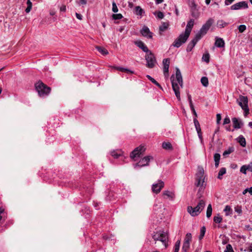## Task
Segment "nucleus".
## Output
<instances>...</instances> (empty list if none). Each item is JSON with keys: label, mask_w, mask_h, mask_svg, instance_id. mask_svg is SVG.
<instances>
[{"label": "nucleus", "mask_w": 252, "mask_h": 252, "mask_svg": "<svg viewBox=\"0 0 252 252\" xmlns=\"http://www.w3.org/2000/svg\"><path fill=\"white\" fill-rule=\"evenodd\" d=\"M195 129L197 131L198 137L200 140L201 142H202L203 141V137L200 126L195 127Z\"/></svg>", "instance_id": "obj_34"}, {"label": "nucleus", "mask_w": 252, "mask_h": 252, "mask_svg": "<svg viewBox=\"0 0 252 252\" xmlns=\"http://www.w3.org/2000/svg\"><path fill=\"white\" fill-rule=\"evenodd\" d=\"M224 212L225 213L226 216L230 215L232 213V209L229 205H226L224 209Z\"/></svg>", "instance_id": "obj_39"}, {"label": "nucleus", "mask_w": 252, "mask_h": 252, "mask_svg": "<svg viewBox=\"0 0 252 252\" xmlns=\"http://www.w3.org/2000/svg\"><path fill=\"white\" fill-rule=\"evenodd\" d=\"M228 23L223 21L222 20H220L217 21V25L220 28H223L228 25Z\"/></svg>", "instance_id": "obj_31"}, {"label": "nucleus", "mask_w": 252, "mask_h": 252, "mask_svg": "<svg viewBox=\"0 0 252 252\" xmlns=\"http://www.w3.org/2000/svg\"><path fill=\"white\" fill-rule=\"evenodd\" d=\"M201 83L203 86L207 87L209 84L208 78L207 77H202L201 79Z\"/></svg>", "instance_id": "obj_38"}, {"label": "nucleus", "mask_w": 252, "mask_h": 252, "mask_svg": "<svg viewBox=\"0 0 252 252\" xmlns=\"http://www.w3.org/2000/svg\"><path fill=\"white\" fill-rule=\"evenodd\" d=\"M215 159V166L216 167H217L219 165V163H220V158H214Z\"/></svg>", "instance_id": "obj_59"}, {"label": "nucleus", "mask_w": 252, "mask_h": 252, "mask_svg": "<svg viewBox=\"0 0 252 252\" xmlns=\"http://www.w3.org/2000/svg\"><path fill=\"white\" fill-rule=\"evenodd\" d=\"M164 183L161 180H158L157 183L154 184L152 187V191L156 193H159L164 187Z\"/></svg>", "instance_id": "obj_10"}, {"label": "nucleus", "mask_w": 252, "mask_h": 252, "mask_svg": "<svg viewBox=\"0 0 252 252\" xmlns=\"http://www.w3.org/2000/svg\"><path fill=\"white\" fill-rule=\"evenodd\" d=\"M136 163H133L134 168L137 169L148 165L150 158H133Z\"/></svg>", "instance_id": "obj_8"}, {"label": "nucleus", "mask_w": 252, "mask_h": 252, "mask_svg": "<svg viewBox=\"0 0 252 252\" xmlns=\"http://www.w3.org/2000/svg\"><path fill=\"white\" fill-rule=\"evenodd\" d=\"M188 100H189V105L193 104L191 95L190 94H188Z\"/></svg>", "instance_id": "obj_61"}, {"label": "nucleus", "mask_w": 252, "mask_h": 252, "mask_svg": "<svg viewBox=\"0 0 252 252\" xmlns=\"http://www.w3.org/2000/svg\"><path fill=\"white\" fill-rule=\"evenodd\" d=\"M96 49L103 55H106L108 54V51L104 48L101 46H96Z\"/></svg>", "instance_id": "obj_29"}, {"label": "nucleus", "mask_w": 252, "mask_h": 252, "mask_svg": "<svg viewBox=\"0 0 252 252\" xmlns=\"http://www.w3.org/2000/svg\"><path fill=\"white\" fill-rule=\"evenodd\" d=\"M248 170L252 172V162L250 164L247 165Z\"/></svg>", "instance_id": "obj_60"}, {"label": "nucleus", "mask_w": 252, "mask_h": 252, "mask_svg": "<svg viewBox=\"0 0 252 252\" xmlns=\"http://www.w3.org/2000/svg\"><path fill=\"white\" fill-rule=\"evenodd\" d=\"M191 16L195 18L198 17L199 14L197 11V10H194L192 8V10H191Z\"/></svg>", "instance_id": "obj_49"}, {"label": "nucleus", "mask_w": 252, "mask_h": 252, "mask_svg": "<svg viewBox=\"0 0 252 252\" xmlns=\"http://www.w3.org/2000/svg\"><path fill=\"white\" fill-rule=\"evenodd\" d=\"M112 11L114 13H116L118 11V8L116 5V3L114 1L112 3Z\"/></svg>", "instance_id": "obj_52"}, {"label": "nucleus", "mask_w": 252, "mask_h": 252, "mask_svg": "<svg viewBox=\"0 0 252 252\" xmlns=\"http://www.w3.org/2000/svg\"><path fill=\"white\" fill-rule=\"evenodd\" d=\"M27 7L25 9V12L27 13H29L31 11V9L32 8V3L31 1L30 0H27Z\"/></svg>", "instance_id": "obj_33"}, {"label": "nucleus", "mask_w": 252, "mask_h": 252, "mask_svg": "<svg viewBox=\"0 0 252 252\" xmlns=\"http://www.w3.org/2000/svg\"><path fill=\"white\" fill-rule=\"evenodd\" d=\"M235 211L238 214L241 215L242 213V207L241 206H237L234 208Z\"/></svg>", "instance_id": "obj_47"}, {"label": "nucleus", "mask_w": 252, "mask_h": 252, "mask_svg": "<svg viewBox=\"0 0 252 252\" xmlns=\"http://www.w3.org/2000/svg\"><path fill=\"white\" fill-rule=\"evenodd\" d=\"M190 247V243L184 242L182 250L185 252H187Z\"/></svg>", "instance_id": "obj_41"}, {"label": "nucleus", "mask_w": 252, "mask_h": 252, "mask_svg": "<svg viewBox=\"0 0 252 252\" xmlns=\"http://www.w3.org/2000/svg\"><path fill=\"white\" fill-rule=\"evenodd\" d=\"M197 42L192 39L188 45L186 50L187 52H190L196 44Z\"/></svg>", "instance_id": "obj_26"}, {"label": "nucleus", "mask_w": 252, "mask_h": 252, "mask_svg": "<svg viewBox=\"0 0 252 252\" xmlns=\"http://www.w3.org/2000/svg\"><path fill=\"white\" fill-rule=\"evenodd\" d=\"M60 10L62 12H65L66 11V6L65 5H62L60 7Z\"/></svg>", "instance_id": "obj_64"}, {"label": "nucleus", "mask_w": 252, "mask_h": 252, "mask_svg": "<svg viewBox=\"0 0 252 252\" xmlns=\"http://www.w3.org/2000/svg\"><path fill=\"white\" fill-rule=\"evenodd\" d=\"M194 21L193 19H190L188 21L186 27L189 28L190 29H192V27L194 25Z\"/></svg>", "instance_id": "obj_46"}, {"label": "nucleus", "mask_w": 252, "mask_h": 252, "mask_svg": "<svg viewBox=\"0 0 252 252\" xmlns=\"http://www.w3.org/2000/svg\"><path fill=\"white\" fill-rule=\"evenodd\" d=\"M163 65V71L164 76L168 75L169 67L170 64V59L169 58L164 59L162 61Z\"/></svg>", "instance_id": "obj_14"}, {"label": "nucleus", "mask_w": 252, "mask_h": 252, "mask_svg": "<svg viewBox=\"0 0 252 252\" xmlns=\"http://www.w3.org/2000/svg\"><path fill=\"white\" fill-rule=\"evenodd\" d=\"M184 36L180 34L178 38H177L173 43L172 46L177 48L180 47L182 44L185 43L187 41V40L184 39Z\"/></svg>", "instance_id": "obj_13"}, {"label": "nucleus", "mask_w": 252, "mask_h": 252, "mask_svg": "<svg viewBox=\"0 0 252 252\" xmlns=\"http://www.w3.org/2000/svg\"><path fill=\"white\" fill-rule=\"evenodd\" d=\"M234 151V148L233 147H229L227 150H225L222 153L223 156H226L229 155Z\"/></svg>", "instance_id": "obj_32"}, {"label": "nucleus", "mask_w": 252, "mask_h": 252, "mask_svg": "<svg viewBox=\"0 0 252 252\" xmlns=\"http://www.w3.org/2000/svg\"><path fill=\"white\" fill-rule=\"evenodd\" d=\"M206 232V228L205 226H202L200 229V235L199 236V239L201 240L203 239Z\"/></svg>", "instance_id": "obj_37"}, {"label": "nucleus", "mask_w": 252, "mask_h": 252, "mask_svg": "<svg viewBox=\"0 0 252 252\" xmlns=\"http://www.w3.org/2000/svg\"><path fill=\"white\" fill-rule=\"evenodd\" d=\"M140 32L142 35L148 38H152L153 37V32H151L149 28L144 26L141 30Z\"/></svg>", "instance_id": "obj_12"}, {"label": "nucleus", "mask_w": 252, "mask_h": 252, "mask_svg": "<svg viewBox=\"0 0 252 252\" xmlns=\"http://www.w3.org/2000/svg\"><path fill=\"white\" fill-rule=\"evenodd\" d=\"M191 239H192L191 234L190 233H188L186 234V237L185 238L184 242L190 243L191 241Z\"/></svg>", "instance_id": "obj_43"}, {"label": "nucleus", "mask_w": 252, "mask_h": 252, "mask_svg": "<svg viewBox=\"0 0 252 252\" xmlns=\"http://www.w3.org/2000/svg\"><path fill=\"white\" fill-rule=\"evenodd\" d=\"M213 23L214 20L212 18H209L206 23L203 25L201 28L195 34L193 39L197 43V42L207 33Z\"/></svg>", "instance_id": "obj_2"}, {"label": "nucleus", "mask_w": 252, "mask_h": 252, "mask_svg": "<svg viewBox=\"0 0 252 252\" xmlns=\"http://www.w3.org/2000/svg\"><path fill=\"white\" fill-rule=\"evenodd\" d=\"M202 60L207 63L210 62V55L209 53L204 54L202 56Z\"/></svg>", "instance_id": "obj_42"}, {"label": "nucleus", "mask_w": 252, "mask_h": 252, "mask_svg": "<svg viewBox=\"0 0 252 252\" xmlns=\"http://www.w3.org/2000/svg\"><path fill=\"white\" fill-rule=\"evenodd\" d=\"M134 44L138 47L139 48L142 49L143 52L147 53L151 51L149 50L147 46L144 44L143 42L141 40H138L134 42Z\"/></svg>", "instance_id": "obj_15"}, {"label": "nucleus", "mask_w": 252, "mask_h": 252, "mask_svg": "<svg viewBox=\"0 0 252 252\" xmlns=\"http://www.w3.org/2000/svg\"><path fill=\"white\" fill-rule=\"evenodd\" d=\"M248 8V3L245 1L237 2L230 7L231 10H239L241 8L247 9Z\"/></svg>", "instance_id": "obj_11"}, {"label": "nucleus", "mask_w": 252, "mask_h": 252, "mask_svg": "<svg viewBox=\"0 0 252 252\" xmlns=\"http://www.w3.org/2000/svg\"><path fill=\"white\" fill-rule=\"evenodd\" d=\"M169 25L168 23L166 22H163L162 23V24L159 27V30L160 32V33L161 34L160 32H163L166 30H167L169 27Z\"/></svg>", "instance_id": "obj_30"}, {"label": "nucleus", "mask_w": 252, "mask_h": 252, "mask_svg": "<svg viewBox=\"0 0 252 252\" xmlns=\"http://www.w3.org/2000/svg\"><path fill=\"white\" fill-rule=\"evenodd\" d=\"M235 0H225V5H228L232 3Z\"/></svg>", "instance_id": "obj_58"}, {"label": "nucleus", "mask_w": 252, "mask_h": 252, "mask_svg": "<svg viewBox=\"0 0 252 252\" xmlns=\"http://www.w3.org/2000/svg\"><path fill=\"white\" fill-rule=\"evenodd\" d=\"M205 204V201L201 199L196 207L188 206L187 211L192 217L197 216L203 210Z\"/></svg>", "instance_id": "obj_4"}, {"label": "nucleus", "mask_w": 252, "mask_h": 252, "mask_svg": "<svg viewBox=\"0 0 252 252\" xmlns=\"http://www.w3.org/2000/svg\"><path fill=\"white\" fill-rule=\"evenodd\" d=\"M115 69L119 70L120 71L123 72H126L127 73L129 74H133L134 71L126 68H124L123 67L120 66H114L113 67Z\"/></svg>", "instance_id": "obj_19"}, {"label": "nucleus", "mask_w": 252, "mask_h": 252, "mask_svg": "<svg viewBox=\"0 0 252 252\" xmlns=\"http://www.w3.org/2000/svg\"><path fill=\"white\" fill-rule=\"evenodd\" d=\"M76 18L79 20H82V16L81 14L76 13L75 14Z\"/></svg>", "instance_id": "obj_62"}, {"label": "nucleus", "mask_w": 252, "mask_h": 252, "mask_svg": "<svg viewBox=\"0 0 252 252\" xmlns=\"http://www.w3.org/2000/svg\"><path fill=\"white\" fill-rule=\"evenodd\" d=\"M247 170H248L247 165H243L240 169L241 172L244 173V174H246Z\"/></svg>", "instance_id": "obj_51"}, {"label": "nucleus", "mask_w": 252, "mask_h": 252, "mask_svg": "<svg viewBox=\"0 0 252 252\" xmlns=\"http://www.w3.org/2000/svg\"><path fill=\"white\" fill-rule=\"evenodd\" d=\"M233 126L234 128L239 129L243 126V122L237 118H233L232 119Z\"/></svg>", "instance_id": "obj_16"}, {"label": "nucleus", "mask_w": 252, "mask_h": 252, "mask_svg": "<svg viewBox=\"0 0 252 252\" xmlns=\"http://www.w3.org/2000/svg\"><path fill=\"white\" fill-rule=\"evenodd\" d=\"M145 60L147 62L146 66L149 68H153L157 63L155 56L151 51L146 54Z\"/></svg>", "instance_id": "obj_7"}, {"label": "nucleus", "mask_w": 252, "mask_h": 252, "mask_svg": "<svg viewBox=\"0 0 252 252\" xmlns=\"http://www.w3.org/2000/svg\"><path fill=\"white\" fill-rule=\"evenodd\" d=\"M191 10H192V8H193L194 10H196V5L194 2H191Z\"/></svg>", "instance_id": "obj_63"}, {"label": "nucleus", "mask_w": 252, "mask_h": 252, "mask_svg": "<svg viewBox=\"0 0 252 252\" xmlns=\"http://www.w3.org/2000/svg\"><path fill=\"white\" fill-rule=\"evenodd\" d=\"M191 30H192V29H190L188 27L186 28L185 32L181 34V35H182L184 37V39H185V40H187V39H188V38L190 35Z\"/></svg>", "instance_id": "obj_24"}, {"label": "nucleus", "mask_w": 252, "mask_h": 252, "mask_svg": "<svg viewBox=\"0 0 252 252\" xmlns=\"http://www.w3.org/2000/svg\"><path fill=\"white\" fill-rule=\"evenodd\" d=\"M189 106H190V109L193 114V115L195 117H197V113L195 110V109H194V106L193 104H191V105H189Z\"/></svg>", "instance_id": "obj_54"}, {"label": "nucleus", "mask_w": 252, "mask_h": 252, "mask_svg": "<svg viewBox=\"0 0 252 252\" xmlns=\"http://www.w3.org/2000/svg\"><path fill=\"white\" fill-rule=\"evenodd\" d=\"M212 213V205L211 204H209L207 209V212H206V216L208 218H210Z\"/></svg>", "instance_id": "obj_36"}, {"label": "nucleus", "mask_w": 252, "mask_h": 252, "mask_svg": "<svg viewBox=\"0 0 252 252\" xmlns=\"http://www.w3.org/2000/svg\"><path fill=\"white\" fill-rule=\"evenodd\" d=\"M111 156L113 158L123 157L126 158L125 153L121 150H116L111 152Z\"/></svg>", "instance_id": "obj_17"}, {"label": "nucleus", "mask_w": 252, "mask_h": 252, "mask_svg": "<svg viewBox=\"0 0 252 252\" xmlns=\"http://www.w3.org/2000/svg\"><path fill=\"white\" fill-rule=\"evenodd\" d=\"M213 220L215 223H220L222 221V218L219 214H218L217 216L214 217Z\"/></svg>", "instance_id": "obj_40"}, {"label": "nucleus", "mask_w": 252, "mask_h": 252, "mask_svg": "<svg viewBox=\"0 0 252 252\" xmlns=\"http://www.w3.org/2000/svg\"><path fill=\"white\" fill-rule=\"evenodd\" d=\"M215 45L219 48L224 47L225 45V42L224 40L221 38L216 37Z\"/></svg>", "instance_id": "obj_18"}, {"label": "nucleus", "mask_w": 252, "mask_h": 252, "mask_svg": "<svg viewBox=\"0 0 252 252\" xmlns=\"http://www.w3.org/2000/svg\"><path fill=\"white\" fill-rule=\"evenodd\" d=\"M193 123L194 124L195 127L196 126H200L198 121L197 120L196 118H194L193 119Z\"/></svg>", "instance_id": "obj_56"}, {"label": "nucleus", "mask_w": 252, "mask_h": 252, "mask_svg": "<svg viewBox=\"0 0 252 252\" xmlns=\"http://www.w3.org/2000/svg\"><path fill=\"white\" fill-rule=\"evenodd\" d=\"M237 140L241 146L243 147H245L246 146V139L243 135H241L239 136L237 138Z\"/></svg>", "instance_id": "obj_23"}, {"label": "nucleus", "mask_w": 252, "mask_h": 252, "mask_svg": "<svg viewBox=\"0 0 252 252\" xmlns=\"http://www.w3.org/2000/svg\"><path fill=\"white\" fill-rule=\"evenodd\" d=\"M146 148L144 146L140 145L134 149L130 154L129 158H136L137 156H139L145 152Z\"/></svg>", "instance_id": "obj_9"}, {"label": "nucleus", "mask_w": 252, "mask_h": 252, "mask_svg": "<svg viewBox=\"0 0 252 252\" xmlns=\"http://www.w3.org/2000/svg\"><path fill=\"white\" fill-rule=\"evenodd\" d=\"M237 101L242 109L244 111V116H246L249 113L248 97L240 95L239 98L237 99Z\"/></svg>", "instance_id": "obj_6"}, {"label": "nucleus", "mask_w": 252, "mask_h": 252, "mask_svg": "<svg viewBox=\"0 0 252 252\" xmlns=\"http://www.w3.org/2000/svg\"><path fill=\"white\" fill-rule=\"evenodd\" d=\"M163 195L164 196H166L167 198H169L171 200H172L174 197V193L169 190H165L163 192Z\"/></svg>", "instance_id": "obj_27"}, {"label": "nucleus", "mask_w": 252, "mask_h": 252, "mask_svg": "<svg viewBox=\"0 0 252 252\" xmlns=\"http://www.w3.org/2000/svg\"><path fill=\"white\" fill-rule=\"evenodd\" d=\"M34 86L38 95L41 97L48 95L51 91L50 87L47 86L40 80L35 83Z\"/></svg>", "instance_id": "obj_3"}, {"label": "nucleus", "mask_w": 252, "mask_h": 252, "mask_svg": "<svg viewBox=\"0 0 252 252\" xmlns=\"http://www.w3.org/2000/svg\"><path fill=\"white\" fill-rule=\"evenodd\" d=\"M134 13L137 15L142 16L145 11L140 6H136L135 7Z\"/></svg>", "instance_id": "obj_25"}, {"label": "nucleus", "mask_w": 252, "mask_h": 252, "mask_svg": "<svg viewBox=\"0 0 252 252\" xmlns=\"http://www.w3.org/2000/svg\"><path fill=\"white\" fill-rule=\"evenodd\" d=\"M146 77L151 81L153 84H154L155 85H156L160 89L163 90L162 87L161 85L153 77H152L149 75H147Z\"/></svg>", "instance_id": "obj_28"}, {"label": "nucleus", "mask_w": 252, "mask_h": 252, "mask_svg": "<svg viewBox=\"0 0 252 252\" xmlns=\"http://www.w3.org/2000/svg\"><path fill=\"white\" fill-rule=\"evenodd\" d=\"M170 79L172 87L175 95L178 100H180V93L179 91L180 88L179 85L182 88L183 86V81L181 71L178 68H176V78H175L174 75H172L171 76Z\"/></svg>", "instance_id": "obj_1"}, {"label": "nucleus", "mask_w": 252, "mask_h": 252, "mask_svg": "<svg viewBox=\"0 0 252 252\" xmlns=\"http://www.w3.org/2000/svg\"><path fill=\"white\" fill-rule=\"evenodd\" d=\"M154 14L157 16L158 19H161L164 17V14L163 12L161 11H158L154 13Z\"/></svg>", "instance_id": "obj_45"}, {"label": "nucleus", "mask_w": 252, "mask_h": 252, "mask_svg": "<svg viewBox=\"0 0 252 252\" xmlns=\"http://www.w3.org/2000/svg\"><path fill=\"white\" fill-rule=\"evenodd\" d=\"M224 252H233V250L232 249V247L231 245L228 244L226 246V250Z\"/></svg>", "instance_id": "obj_53"}, {"label": "nucleus", "mask_w": 252, "mask_h": 252, "mask_svg": "<svg viewBox=\"0 0 252 252\" xmlns=\"http://www.w3.org/2000/svg\"><path fill=\"white\" fill-rule=\"evenodd\" d=\"M180 242L178 241L175 245L174 252H179L180 249Z\"/></svg>", "instance_id": "obj_50"}, {"label": "nucleus", "mask_w": 252, "mask_h": 252, "mask_svg": "<svg viewBox=\"0 0 252 252\" xmlns=\"http://www.w3.org/2000/svg\"><path fill=\"white\" fill-rule=\"evenodd\" d=\"M230 123V120L228 116H226L223 120V125H225L226 124H228Z\"/></svg>", "instance_id": "obj_55"}, {"label": "nucleus", "mask_w": 252, "mask_h": 252, "mask_svg": "<svg viewBox=\"0 0 252 252\" xmlns=\"http://www.w3.org/2000/svg\"><path fill=\"white\" fill-rule=\"evenodd\" d=\"M162 147L166 150L171 151L173 150L172 145L169 142L164 141L162 144Z\"/></svg>", "instance_id": "obj_20"}, {"label": "nucleus", "mask_w": 252, "mask_h": 252, "mask_svg": "<svg viewBox=\"0 0 252 252\" xmlns=\"http://www.w3.org/2000/svg\"><path fill=\"white\" fill-rule=\"evenodd\" d=\"M205 178L196 177H195V185L197 187H203L204 182Z\"/></svg>", "instance_id": "obj_21"}, {"label": "nucleus", "mask_w": 252, "mask_h": 252, "mask_svg": "<svg viewBox=\"0 0 252 252\" xmlns=\"http://www.w3.org/2000/svg\"><path fill=\"white\" fill-rule=\"evenodd\" d=\"M196 177H202L205 178L204 176V170L202 167L198 166L197 168V171L195 175Z\"/></svg>", "instance_id": "obj_22"}, {"label": "nucleus", "mask_w": 252, "mask_h": 252, "mask_svg": "<svg viewBox=\"0 0 252 252\" xmlns=\"http://www.w3.org/2000/svg\"><path fill=\"white\" fill-rule=\"evenodd\" d=\"M221 119V117L220 114H217V124H219L220 123V121Z\"/></svg>", "instance_id": "obj_57"}, {"label": "nucleus", "mask_w": 252, "mask_h": 252, "mask_svg": "<svg viewBox=\"0 0 252 252\" xmlns=\"http://www.w3.org/2000/svg\"><path fill=\"white\" fill-rule=\"evenodd\" d=\"M226 173V169L224 167H222L220 168L218 176V178L219 179H221L222 178V176Z\"/></svg>", "instance_id": "obj_35"}, {"label": "nucleus", "mask_w": 252, "mask_h": 252, "mask_svg": "<svg viewBox=\"0 0 252 252\" xmlns=\"http://www.w3.org/2000/svg\"><path fill=\"white\" fill-rule=\"evenodd\" d=\"M152 237L156 241H161L164 246L165 248L167 247V241L168 237L166 233L162 231H157L154 233Z\"/></svg>", "instance_id": "obj_5"}, {"label": "nucleus", "mask_w": 252, "mask_h": 252, "mask_svg": "<svg viewBox=\"0 0 252 252\" xmlns=\"http://www.w3.org/2000/svg\"><path fill=\"white\" fill-rule=\"evenodd\" d=\"M112 18L114 20H120L123 18V15L120 14H112Z\"/></svg>", "instance_id": "obj_44"}, {"label": "nucleus", "mask_w": 252, "mask_h": 252, "mask_svg": "<svg viewBox=\"0 0 252 252\" xmlns=\"http://www.w3.org/2000/svg\"><path fill=\"white\" fill-rule=\"evenodd\" d=\"M238 29L239 32L242 33L246 30V26L245 25H240L238 26Z\"/></svg>", "instance_id": "obj_48"}]
</instances>
